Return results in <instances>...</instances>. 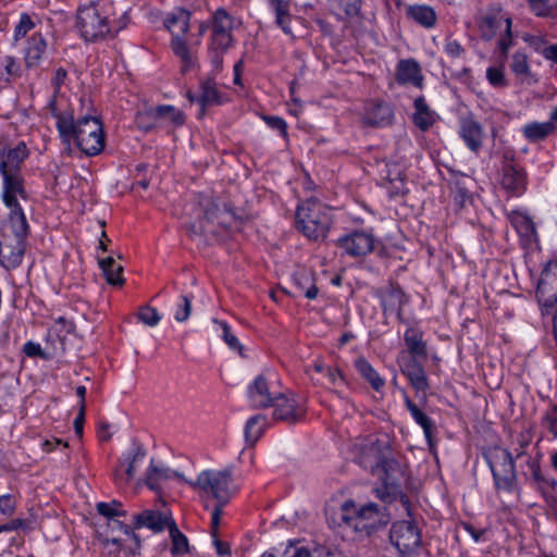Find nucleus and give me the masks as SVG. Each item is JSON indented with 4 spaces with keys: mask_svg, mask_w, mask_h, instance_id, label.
Returning <instances> with one entry per match:
<instances>
[{
    "mask_svg": "<svg viewBox=\"0 0 557 557\" xmlns=\"http://www.w3.org/2000/svg\"><path fill=\"white\" fill-rule=\"evenodd\" d=\"M55 127L59 132L62 143L71 146L72 141L86 156L94 157L99 154L106 145L103 126L96 115L92 101L88 97L79 98L78 115L75 120L73 112H58L55 108V98L49 102Z\"/></svg>",
    "mask_w": 557,
    "mask_h": 557,
    "instance_id": "obj_1",
    "label": "nucleus"
},
{
    "mask_svg": "<svg viewBox=\"0 0 557 557\" xmlns=\"http://www.w3.org/2000/svg\"><path fill=\"white\" fill-rule=\"evenodd\" d=\"M29 151L24 141L15 146L0 148V175L2 177L1 198L5 207H16L18 199H26L22 165Z\"/></svg>",
    "mask_w": 557,
    "mask_h": 557,
    "instance_id": "obj_2",
    "label": "nucleus"
},
{
    "mask_svg": "<svg viewBox=\"0 0 557 557\" xmlns=\"http://www.w3.org/2000/svg\"><path fill=\"white\" fill-rule=\"evenodd\" d=\"M7 208L8 222L0 228V264L13 269L22 262L28 223L21 205Z\"/></svg>",
    "mask_w": 557,
    "mask_h": 557,
    "instance_id": "obj_3",
    "label": "nucleus"
},
{
    "mask_svg": "<svg viewBox=\"0 0 557 557\" xmlns=\"http://www.w3.org/2000/svg\"><path fill=\"white\" fill-rule=\"evenodd\" d=\"M332 222L330 210L317 198H309L297 206L295 226L310 240H323Z\"/></svg>",
    "mask_w": 557,
    "mask_h": 557,
    "instance_id": "obj_4",
    "label": "nucleus"
},
{
    "mask_svg": "<svg viewBox=\"0 0 557 557\" xmlns=\"http://www.w3.org/2000/svg\"><path fill=\"white\" fill-rule=\"evenodd\" d=\"M191 12L184 8H175L166 14L163 25L171 33V48L182 61V71L186 72L194 65L191 48L188 46L186 34L190 27Z\"/></svg>",
    "mask_w": 557,
    "mask_h": 557,
    "instance_id": "obj_5",
    "label": "nucleus"
},
{
    "mask_svg": "<svg viewBox=\"0 0 557 557\" xmlns=\"http://www.w3.org/2000/svg\"><path fill=\"white\" fill-rule=\"evenodd\" d=\"M176 479L188 484L194 490L210 494L218 504L225 505L231 498L232 471L205 470L196 480H188L182 473L175 472Z\"/></svg>",
    "mask_w": 557,
    "mask_h": 557,
    "instance_id": "obj_6",
    "label": "nucleus"
},
{
    "mask_svg": "<svg viewBox=\"0 0 557 557\" xmlns=\"http://www.w3.org/2000/svg\"><path fill=\"white\" fill-rule=\"evenodd\" d=\"M75 27L79 36L88 42L98 41L111 34L108 17L99 12L94 2L78 8Z\"/></svg>",
    "mask_w": 557,
    "mask_h": 557,
    "instance_id": "obj_7",
    "label": "nucleus"
},
{
    "mask_svg": "<svg viewBox=\"0 0 557 557\" xmlns=\"http://www.w3.org/2000/svg\"><path fill=\"white\" fill-rule=\"evenodd\" d=\"M486 462L492 471L495 486L504 491H512L517 483L515 459L506 448L495 447L485 454Z\"/></svg>",
    "mask_w": 557,
    "mask_h": 557,
    "instance_id": "obj_8",
    "label": "nucleus"
},
{
    "mask_svg": "<svg viewBox=\"0 0 557 557\" xmlns=\"http://www.w3.org/2000/svg\"><path fill=\"white\" fill-rule=\"evenodd\" d=\"M508 21L512 18L499 2H492L481 8L475 15V24L484 41L493 40L500 33L503 25L508 27Z\"/></svg>",
    "mask_w": 557,
    "mask_h": 557,
    "instance_id": "obj_9",
    "label": "nucleus"
},
{
    "mask_svg": "<svg viewBox=\"0 0 557 557\" xmlns=\"http://www.w3.org/2000/svg\"><path fill=\"white\" fill-rule=\"evenodd\" d=\"M391 521L387 506L370 502L359 508L356 507L355 533L370 535L386 527Z\"/></svg>",
    "mask_w": 557,
    "mask_h": 557,
    "instance_id": "obj_10",
    "label": "nucleus"
},
{
    "mask_svg": "<svg viewBox=\"0 0 557 557\" xmlns=\"http://www.w3.org/2000/svg\"><path fill=\"white\" fill-rule=\"evenodd\" d=\"M203 213L202 221L209 227H213L220 232V238L227 234L234 223L238 221L233 208L226 203H219L215 199L205 198L200 202Z\"/></svg>",
    "mask_w": 557,
    "mask_h": 557,
    "instance_id": "obj_11",
    "label": "nucleus"
},
{
    "mask_svg": "<svg viewBox=\"0 0 557 557\" xmlns=\"http://www.w3.org/2000/svg\"><path fill=\"white\" fill-rule=\"evenodd\" d=\"M235 17L223 7L211 13L210 44L219 49H230L234 44Z\"/></svg>",
    "mask_w": 557,
    "mask_h": 557,
    "instance_id": "obj_12",
    "label": "nucleus"
},
{
    "mask_svg": "<svg viewBox=\"0 0 557 557\" xmlns=\"http://www.w3.org/2000/svg\"><path fill=\"white\" fill-rule=\"evenodd\" d=\"M389 539L401 555H409L421 545V530L414 521H397L392 525Z\"/></svg>",
    "mask_w": 557,
    "mask_h": 557,
    "instance_id": "obj_13",
    "label": "nucleus"
},
{
    "mask_svg": "<svg viewBox=\"0 0 557 557\" xmlns=\"http://www.w3.org/2000/svg\"><path fill=\"white\" fill-rule=\"evenodd\" d=\"M375 238L371 232L356 230L341 236L336 240V246L342 255L351 258H361L371 253L374 249Z\"/></svg>",
    "mask_w": 557,
    "mask_h": 557,
    "instance_id": "obj_14",
    "label": "nucleus"
},
{
    "mask_svg": "<svg viewBox=\"0 0 557 557\" xmlns=\"http://www.w3.org/2000/svg\"><path fill=\"white\" fill-rule=\"evenodd\" d=\"M536 297L545 308H552L557 302V261H549L542 271Z\"/></svg>",
    "mask_w": 557,
    "mask_h": 557,
    "instance_id": "obj_15",
    "label": "nucleus"
},
{
    "mask_svg": "<svg viewBox=\"0 0 557 557\" xmlns=\"http://www.w3.org/2000/svg\"><path fill=\"white\" fill-rule=\"evenodd\" d=\"M356 503L352 499L345 500L335 508L327 506L325 509L326 521L333 529L355 532Z\"/></svg>",
    "mask_w": 557,
    "mask_h": 557,
    "instance_id": "obj_16",
    "label": "nucleus"
},
{
    "mask_svg": "<svg viewBox=\"0 0 557 557\" xmlns=\"http://www.w3.org/2000/svg\"><path fill=\"white\" fill-rule=\"evenodd\" d=\"M273 419L288 423H296L304 417V409L297 404L294 396L277 393L273 400Z\"/></svg>",
    "mask_w": 557,
    "mask_h": 557,
    "instance_id": "obj_17",
    "label": "nucleus"
},
{
    "mask_svg": "<svg viewBox=\"0 0 557 557\" xmlns=\"http://www.w3.org/2000/svg\"><path fill=\"white\" fill-rule=\"evenodd\" d=\"M458 134L470 151L478 153L481 150L484 131L482 124L472 115L462 116L459 120Z\"/></svg>",
    "mask_w": 557,
    "mask_h": 557,
    "instance_id": "obj_18",
    "label": "nucleus"
},
{
    "mask_svg": "<svg viewBox=\"0 0 557 557\" xmlns=\"http://www.w3.org/2000/svg\"><path fill=\"white\" fill-rule=\"evenodd\" d=\"M276 394L271 392L270 384L263 374L258 375L247 389L248 400L253 409L272 406Z\"/></svg>",
    "mask_w": 557,
    "mask_h": 557,
    "instance_id": "obj_19",
    "label": "nucleus"
},
{
    "mask_svg": "<svg viewBox=\"0 0 557 557\" xmlns=\"http://www.w3.org/2000/svg\"><path fill=\"white\" fill-rule=\"evenodd\" d=\"M48 44L40 33H34L26 40L24 48V62L27 69L39 67L41 62L48 57Z\"/></svg>",
    "mask_w": 557,
    "mask_h": 557,
    "instance_id": "obj_20",
    "label": "nucleus"
},
{
    "mask_svg": "<svg viewBox=\"0 0 557 557\" xmlns=\"http://www.w3.org/2000/svg\"><path fill=\"white\" fill-rule=\"evenodd\" d=\"M393 120V108L386 102L370 103L361 117L362 124L370 127H384L391 125Z\"/></svg>",
    "mask_w": 557,
    "mask_h": 557,
    "instance_id": "obj_21",
    "label": "nucleus"
},
{
    "mask_svg": "<svg viewBox=\"0 0 557 557\" xmlns=\"http://www.w3.org/2000/svg\"><path fill=\"white\" fill-rule=\"evenodd\" d=\"M172 521V517L164 512L146 509L134 516V529L147 528L153 533H160L169 529Z\"/></svg>",
    "mask_w": 557,
    "mask_h": 557,
    "instance_id": "obj_22",
    "label": "nucleus"
},
{
    "mask_svg": "<svg viewBox=\"0 0 557 557\" xmlns=\"http://www.w3.org/2000/svg\"><path fill=\"white\" fill-rule=\"evenodd\" d=\"M502 187L511 195H520L527 188V173L520 165H503Z\"/></svg>",
    "mask_w": 557,
    "mask_h": 557,
    "instance_id": "obj_23",
    "label": "nucleus"
},
{
    "mask_svg": "<svg viewBox=\"0 0 557 557\" xmlns=\"http://www.w3.org/2000/svg\"><path fill=\"white\" fill-rule=\"evenodd\" d=\"M555 123H557V107L550 112L548 121L528 123L522 127L521 132L530 143H540L556 131Z\"/></svg>",
    "mask_w": 557,
    "mask_h": 557,
    "instance_id": "obj_24",
    "label": "nucleus"
},
{
    "mask_svg": "<svg viewBox=\"0 0 557 557\" xmlns=\"http://www.w3.org/2000/svg\"><path fill=\"white\" fill-rule=\"evenodd\" d=\"M401 371L409 380L417 394L419 395L422 393V398L425 399L426 391L430 388V384L423 366L416 358H410L405 363Z\"/></svg>",
    "mask_w": 557,
    "mask_h": 557,
    "instance_id": "obj_25",
    "label": "nucleus"
},
{
    "mask_svg": "<svg viewBox=\"0 0 557 557\" xmlns=\"http://www.w3.org/2000/svg\"><path fill=\"white\" fill-rule=\"evenodd\" d=\"M422 75L419 63L413 59L400 60L396 69V81L400 85L412 84L422 87Z\"/></svg>",
    "mask_w": 557,
    "mask_h": 557,
    "instance_id": "obj_26",
    "label": "nucleus"
},
{
    "mask_svg": "<svg viewBox=\"0 0 557 557\" xmlns=\"http://www.w3.org/2000/svg\"><path fill=\"white\" fill-rule=\"evenodd\" d=\"M407 297L398 285H389L381 293V306L384 313H400Z\"/></svg>",
    "mask_w": 557,
    "mask_h": 557,
    "instance_id": "obj_27",
    "label": "nucleus"
},
{
    "mask_svg": "<svg viewBox=\"0 0 557 557\" xmlns=\"http://www.w3.org/2000/svg\"><path fill=\"white\" fill-rule=\"evenodd\" d=\"M197 103L200 104L199 117L205 115L208 106L222 103L214 77H207L200 82V95L197 97Z\"/></svg>",
    "mask_w": 557,
    "mask_h": 557,
    "instance_id": "obj_28",
    "label": "nucleus"
},
{
    "mask_svg": "<svg viewBox=\"0 0 557 557\" xmlns=\"http://www.w3.org/2000/svg\"><path fill=\"white\" fill-rule=\"evenodd\" d=\"M414 113L412 115L413 124L422 132L428 131L436 121V113L431 111L424 97L420 96L414 99Z\"/></svg>",
    "mask_w": 557,
    "mask_h": 557,
    "instance_id": "obj_29",
    "label": "nucleus"
},
{
    "mask_svg": "<svg viewBox=\"0 0 557 557\" xmlns=\"http://www.w3.org/2000/svg\"><path fill=\"white\" fill-rule=\"evenodd\" d=\"M383 459L384 457L382 456L379 445L369 443L360 447V454L356 460L360 467L375 473Z\"/></svg>",
    "mask_w": 557,
    "mask_h": 557,
    "instance_id": "obj_30",
    "label": "nucleus"
},
{
    "mask_svg": "<svg viewBox=\"0 0 557 557\" xmlns=\"http://www.w3.org/2000/svg\"><path fill=\"white\" fill-rule=\"evenodd\" d=\"M354 366L359 375L368 382L375 392L382 391L385 385L384 379L364 357H358Z\"/></svg>",
    "mask_w": 557,
    "mask_h": 557,
    "instance_id": "obj_31",
    "label": "nucleus"
},
{
    "mask_svg": "<svg viewBox=\"0 0 557 557\" xmlns=\"http://www.w3.org/2000/svg\"><path fill=\"white\" fill-rule=\"evenodd\" d=\"M406 16L425 28H431L436 23L435 11L425 4L408 5L406 8Z\"/></svg>",
    "mask_w": 557,
    "mask_h": 557,
    "instance_id": "obj_32",
    "label": "nucleus"
},
{
    "mask_svg": "<svg viewBox=\"0 0 557 557\" xmlns=\"http://www.w3.org/2000/svg\"><path fill=\"white\" fill-rule=\"evenodd\" d=\"M404 341L411 358H425L428 355L426 343L421 331L409 327L404 334Z\"/></svg>",
    "mask_w": 557,
    "mask_h": 557,
    "instance_id": "obj_33",
    "label": "nucleus"
},
{
    "mask_svg": "<svg viewBox=\"0 0 557 557\" xmlns=\"http://www.w3.org/2000/svg\"><path fill=\"white\" fill-rule=\"evenodd\" d=\"M176 471H172L170 468L162 465H154L153 460L150 461V465L146 474V485L151 491H159V484L162 481L169 480L172 476H175Z\"/></svg>",
    "mask_w": 557,
    "mask_h": 557,
    "instance_id": "obj_34",
    "label": "nucleus"
},
{
    "mask_svg": "<svg viewBox=\"0 0 557 557\" xmlns=\"http://www.w3.org/2000/svg\"><path fill=\"white\" fill-rule=\"evenodd\" d=\"M405 406L409 410L412 419L418 423L422 429L425 435V438L431 444L433 428L434 424L432 420L429 418L426 413H424L418 406L414 404L409 396H405Z\"/></svg>",
    "mask_w": 557,
    "mask_h": 557,
    "instance_id": "obj_35",
    "label": "nucleus"
},
{
    "mask_svg": "<svg viewBox=\"0 0 557 557\" xmlns=\"http://www.w3.org/2000/svg\"><path fill=\"white\" fill-rule=\"evenodd\" d=\"M269 4L275 13V23L286 35H293L289 23L292 15L289 13V2L287 0H269Z\"/></svg>",
    "mask_w": 557,
    "mask_h": 557,
    "instance_id": "obj_36",
    "label": "nucleus"
},
{
    "mask_svg": "<svg viewBox=\"0 0 557 557\" xmlns=\"http://www.w3.org/2000/svg\"><path fill=\"white\" fill-rule=\"evenodd\" d=\"M98 263L110 285L121 286L124 283L122 277L123 268L112 257L99 259Z\"/></svg>",
    "mask_w": 557,
    "mask_h": 557,
    "instance_id": "obj_37",
    "label": "nucleus"
},
{
    "mask_svg": "<svg viewBox=\"0 0 557 557\" xmlns=\"http://www.w3.org/2000/svg\"><path fill=\"white\" fill-rule=\"evenodd\" d=\"M376 472L380 473L382 482L394 483L395 486H399V479L403 472L398 461L395 459L384 458Z\"/></svg>",
    "mask_w": 557,
    "mask_h": 557,
    "instance_id": "obj_38",
    "label": "nucleus"
},
{
    "mask_svg": "<svg viewBox=\"0 0 557 557\" xmlns=\"http://www.w3.org/2000/svg\"><path fill=\"white\" fill-rule=\"evenodd\" d=\"M156 114L161 126L164 124H173L175 126L184 124V114L173 106H158L156 107Z\"/></svg>",
    "mask_w": 557,
    "mask_h": 557,
    "instance_id": "obj_39",
    "label": "nucleus"
},
{
    "mask_svg": "<svg viewBox=\"0 0 557 557\" xmlns=\"http://www.w3.org/2000/svg\"><path fill=\"white\" fill-rule=\"evenodd\" d=\"M267 418L262 414H256L248 419L245 425L246 442L255 444L263 433Z\"/></svg>",
    "mask_w": 557,
    "mask_h": 557,
    "instance_id": "obj_40",
    "label": "nucleus"
},
{
    "mask_svg": "<svg viewBox=\"0 0 557 557\" xmlns=\"http://www.w3.org/2000/svg\"><path fill=\"white\" fill-rule=\"evenodd\" d=\"M172 546L171 554L173 556H181L187 554L189 550L188 540L187 537L178 530L176 523L174 521L171 522L169 528Z\"/></svg>",
    "mask_w": 557,
    "mask_h": 557,
    "instance_id": "obj_41",
    "label": "nucleus"
},
{
    "mask_svg": "<svg viewBox=\"0 0 557 557\" xmlns=\"http://www.w3.org/2000/svg\"><path fill=\"white\" fill-rule=\"evenodd\" d=\"M294 282L297 289L304 294L308 299H315L319 293V288L313 283L312 276L302 271L294 276Z\"/></svg>",
    "mask_w": 557,
    "mask_h": 557,
    "instance_id": "obj_42",
    "label": "nucleus"
},
{
    "mask_svg": "<svg viewBox=\"0 0 557 557\" xmlns=\"http://www.w3.org/2000/svg\"><path fill=\"white\" fill-rule=\"evenodd\" d=\"M512 21H508V27L504 28V33L500 34L499 38L496 41L495 52L498 53V59L500 63H504L508 58L509 49L512 47Z\"/></svg>",
    "mask_w": 557,
    "mask_h": 557,
    "instance_id": "obj_43",
    "label": "nucleus"
},
{
    "mask_svg": "<svg viewBox=\"0 0 557 557\" xmlns=\"http://www.w3.org/2000/svg\"><path fill=\"white\" fill-rule=\"evenodd\" d=\"M135 123L139 129L146 133L161 126L156 114V108H148L137 112L135 116Z\"/></svg>",
    "mask_w": 557,
    "mask_h": 557,
    "instance_id": "obj_44",
    "label": "nucleus"
},
{
    "mask_svg": "<svg viewBox=\"0 0 557 557\" xmlns=\"http://www.w3.org/2000/svg\"><path fill=\"white\" fill-rule=\"evenodd\" d=\"M510 70L517 76L525 77L531 74L529 58L525 52L518 50L511 55Z\"/></svg>",
    "mask_w": 557,
    "mask_h": 557,
    "instance_id": "obj_45",
    "label": "nucleus"
},
{
    "mask_svg": "<svg viewBox=\"0 0 557 557\" xmlns=\"http://www.w3.org/2000/svg\"><path fill=\"white\" fill-rule=\"evenodd\" d=\"M374 495L386 506L397 500L399 495V486L394 483L382 482V485L374 488Z\"/></svg>",
    "mask_w": 557,
    "mask_h": 557,
    "instance_id": "obj_46",
    "label": "nucleus"
},
{
    "mask_svg": "<svg viewBox=\"0 0 557 557\" xmlns=\"http://www.w3.org/2000/svg\"><path fill=\"white\" fill-rule=\"evenodd\" d=\"M213 322L222 330V337L227 346L243 356L244 347L238 338L232 333L230 325L225 321H219L216 319H214Z\"/></svg>",
    "mask_w": 557,
    "mask_h": 557,
    "instance_id": "obj_47",
    "label": "nucleus"
},
{
    "mask_svg": "<svg viewBox=\"0 0 557 557\" xmlns=\"http://www.w3.org/2000/svg\"><path fill=\"white\" fill-rule=\"evenodd\" d=\"M228 49H219L213 45H209V57L212 65L211 74L208 77L216 78V75L220 74L223 70V60L224 54Z\"/></svg>",
    "mask_w": 557,
    "mask_h": 557,
    "instance_id": "obj_48",
    "label": "nucleus"
},
{
    "mask_svg": "<svg viewBox=\"0 0 557 557\" xmlns=\"http://www.w3.org/2000/svg\"><path fill=\"white\" fill-rule=\"evenodd\" d=\"M1 65L4 70L2 75L5 82L20 77L22 74L21 65L14 57L5 55L1 61Z\"/></svg>",
    "mask_w": 557,
    "mask_h": 557,
    "instance_id": "obj_49",
    "label": "nucleus"
},
{
    "mask_svg": "<svg viewBox=\"0 0 557 557\" xmlns=\"http://www.w3.org/2000/svg\"><path fill=\"white\" fill-rule=\"evenodd\" d=\"M146 457V449L141 445H136L131 456L127 457V467L125 469L126 481H129L136 472V463L141 462Z\"/></svg>",
    "mask_w": 557,
    "mask_h": 557,
    "instance_id": "obj_50",
    "label": "nucleus"
},
{
    "mask_svg": "<svg viewBox=\"0 0 557 557\" xmlns=\"http://www.w3.org/2000/svg\"><path fill=\"white\" fill-rule=\"evenodd\" d=\"M330 553L324 548H314L309 550L305 547H292L285 550L282 557H330Z\"/></svg>",
    "mask_w": 557,
    "mask_h": 557,
    "instance_id": "obj_51",
    "label": "nucleus"
},
{
    "mask_svg": "<svg viewBox=\"0 0 557 557\" xmlns=\"http://www.w3.org/2000/svg\"><path fill=\"white\" fill-rule=\"evenodd\" d=\"M193 296L182 295L176 306L174 319L182 323L188 320L191 313Z\"/></svg>",
    "mask_w": 557,
    "mask_h": 557,
    "instance_id": "obj_52",
    "label": "nucleus"
},
{
    "mask_svg": "<svg viewBox=\"0 0 557 557\" xmlns=\"http://www.w3.org/2000/svg\"><path fill=\"white\" fill-rule=\"evenodd\" d=\"M34 27L35 23L33 22L32 17L27 13H23L14 28V44L24 38Z\"/></svg>",
    "mask_w": 557,
    "mask_h": 557,
    "instance_id": "obj_53",
    "label": "nucleus"
},
{
    "mask_svg": "<svg viewBox=\"0 0 557 557\" xmlns=\"http://www.w3.org/2000/svg\"><path fill=\"white\" fill-rule=\"evenodd\" d=\"M121 506V503L117 500H113L111 503H98L96 508L99 515L107 517V518H113V517H124L126 516L125 510H120L117 507Z\"/></svg>",
    "mask_w": 557,
    "mask_h": 557,
    "instance_id": "obj_54",
    "label": "nucleus"
},
{
    "mask_svg": "<svg viewBox=\"0 0 557 557\" xmlns=\"http://www.w3.org/2000/svg\"><path fill=\"white\" fill-rule=\"evenodd\" d=\"M137 317L144 324L148 326H156L161 320V315L159 314L158 310L150 306L140 308Z\"/></svg>",
    "mask_w": 557,
    "mask_h": 557,
    "instance_id": "obj_55",
    "label": "nucleus"
},
{
    "mask_svg": "<svg viewBox=\"0 0 557 557\" xmlns=\"http://www.w3.org/2000/svg\"><path fill=\"white\" fill-rule=\"evenodd\" d=\"M187 231L189 236H212L215 239H220V232L213 227H209L205 224V222L201 220L200 225L197 226L195 223H191L187 225Z\"/></svg>",
    "mask_w": 557,
    "mask_h": 557,
    "instance_id": "obj_56",
    "label": "nucleus"
},
{
    "mask_svg": "<svg viewBox=\"0 0 557 557\" xmlns=\"http://www.w3.org/2000/svg\"><path fill=\"white\" fill-rule=\"evenodd\" d=\"M486 78L488 83L494 87H505L507 85L503 65L502 66H491L486 70Z\"/></svg>",
    "mask_w": 557,
    "mask_h": 557,
    "instance_id": "obj_57",
    "label": "nucleus"
},
{
    "mask_svg": "<svg viewBox=\"0 0 557 557\" xmlns=\"http://www.w3.org/2000/svg\"><path fill=\"white\" fill-rule=\"evenodd\" d=\"M530 10L537 17H547L550 13L552 4L549 0H527Z\"/></svg>",
    "mask_w": 557,
    "mask_h": 557,
    "instance_id": "obj_58",
    "label": "nucleus"
},
{
    "mask_svg": "<svg viewBox=\"0 0 557 557\" xmlns=\"http://www.w3.org/2000/svg\"><path fill=\"white\" fill-rule=\"evenodd\" d=\"M512 223L521 235L529 236L535 231L533 222L525 215L519 214L515 216Z\"/></svg>",
    "mask_w": 557,
    "mask_h": 557,
    "instance_id": "obj_59",
    "label": "nucleus"
},
{
    "mask_svg": "<svg viewBox=\"0 0 557 557\" xmlns=\"http://www.w3.org/2000/svg\"><path fill=\"white\" fill-rule=\"evenodd\" d=\"M263 121L269 127L277 131L282 137H287V124L283 117L275 115H264Z\"/></svg>",
    "mask_w": 557,
    "mask_h": 557,
    "instance_id": "obj_60",
    "label": "nucleus"
},
{
    "mask_svg": "<svg viewBox=\"0 0 557 557\" xmlns=\"http://www.w3.org/2000/svg\"><path fill=\"white\" fill-rule=\"evenodd\" d=\"M338 5L349 17L357 16L360 12L362 0H336Z\"/></svg>",
    "mask_w": 557,
    "mask_h": 557,
    "instance_id": "obj_61",
    "label": "nucleus"
},
{
    "mask_svg": "<svg viewBox=\"0 0 557 557\" xmlns=\"http://www.w3.org/2000/svg\"><path fill=\"white\" fill-rule=\"evenodd\" d=\"M444 50L450 58H459L465 52L461 44L450 37L446 39Z\"/></svg>",
    "mask_w": 557,
    "mask_h": 557,
    "instance_id": "obj_62",
    "label": "nucleus"
},
{
    "mask_svg": "<svg viewBox=\"0 0 557 557\" xmlns=\"http://www.w3.org/2000/svg\"><path fill=\"white\" fill-rule=\"evenodd\" d=\"M325 375L327 376L329 382L335 387L346 385L345 376L339 369L326 367Z\"/></svg>",
    "mask_w": 557,
    "mask_h": 557,
    "instance_id": "obj_63",
    "label": "nucleus"
},
{
    "mask_svg": "<svg viewBox=\"0 0 557 557\" xmlns=\"http://www.w3.org/2000/svg\"><path fill=\"white\" fill-rule=\"evenodd\" d=\"M23 352L27 356V357H30V358H34V357H40V358H46V354L44 352V350L41 349V346L40 344L38 343H35L33 341H28L24 344L23 346Z\"/></svg>",
    "mask_w": 557,
    "mask_h": 557,
    "instance_id": "obj_64",
    "label": "nucleus"
}]
</instances>
